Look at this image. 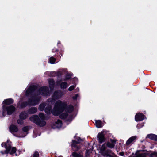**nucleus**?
Instances as JSON below:
<instances>
[{
  "label": "nucleus",
  "mask_w": 157,
  "mask_h": 157,
  "mask_svg": "<svg viewBox=\"0 0 157 157\" xmlns=\"http://www.w3.org/2000/svg\"><path fill=\"white\" fill-rule=\"evenodd\" d=\"M66 104L63 102L58 100L55 103L54 108L52 110V114L54 116H58L62 112L65 110L69 113L71 112L73 109V107L72 105H70L67 107V110L66 109Z\"/></svg>",
  "instance_id": "1"
},
{
  "label": "nucleus",
  "mask_w": 157,
  "mask_h": 157,
  "mask_svg": "<svg viewBox=\"0 0 157 157\" xmlns=\"http://www.w3.org/2000/svg\"><path fill=\"white\" fill-rule=\"evenodd\" d=\"M39 116L40 118H38L37 116L33 115L30 118V120L40 127L44 126L46 123L44 121L45 118L44 114L40 113L39 114Z\"/></svg>",
  "instance_id": "2"
},
{
  "label": "nucleus",
  "mask_w": 157,
  "mask_h": 157,
  "mask_svg": "<svg viewBox=\"0 0 157 157\" xmlns=\"http://www.w3.org/2000/svg\"><path fill=\"white\" fill-rule=\"evenodd\" d=\"M58 94L59 93L57 92H55L53 97V99H50L48 100V105H49V106L48 107L46 106L45 109V111L46 113L50 114L52 113L51 107L49 105H51V104L54 102L56 99L60 98Z\"/></svg>",
  "instance_id": "3"
},
{
  "label": "nucleus",
  "mask_w": 157,
  "mask_h": 157,
  "mask_svg": "<svg viewBox=\"0 0 157 157\" xmlns=\"http://www.w3.org/2000/svg\"><path fill=\"white\" fill-rule=\"evenodd\" d=\"M2 147H4L6 148V150L5 151V153L7 154L9 153L10 154L13 155L14 154L16 151V149L15 147H11V146L10 145L9 143V141H7V143H2Z\"/></svg>",
  "instance_id": "4"
},
{
  "label": "nucleus",
  "mask_w": 157,
  "mask_h": 157,
  "mask_svg": "<svg viewBox=\"0 0 157 157\" xmlns=\"http://www.w3.org/2000/svg\"><path fill=\"white\" fill-rule=\"evenodd\" d=\"M2 109V115L3 116H5L6 114L9 115H11L15 110V108L12 106L6 107L3 105Z\"/></svg>",
  "instance_id": "5"
},
{
  "label": "nucleus",
  "mask_w": 157,
  "mask_h": 157,
  "mask_svg": "<svg viewBox=\"0 0 157 157\" xmlns=\"http://www.w3.org/2000/svg\"><path fill=\"white\" fill-rule=\"evenodd\" d=\"M39 93L43 96H47L48 94V88L47 87H42L39 90Z\"/></svg>",
  "instance_id": "6"
},
{
  "label": "nucleus",
  "mask_w": 157,
  "mask_h": 157,
  "mask_svg": "<svg viewBox=\"0 0 157 157\" xmlns=\"http://www.w3.org/2000/svg\"><path fill=\"white\" fill-rule=\"evenodd\" d=\"M105 132L103 131L99 133L97 137L98 139V140L100 143H102L104 140V136L105 135Z\"/></svg>",
  "instance_id": "7"
},
{
  "label": "nucleus",
  "mask_w": 157,
  "mask_h": 157,
  "mask_svg": "<svg viewBox=\"0 0 157 157\" xmlns=\"http://www.w3.org/2000/svg\"><path fill=\"white\" fill-rule=\"evenodd\" d=\"M144 118V115L141 113L137 114L135 117V120L137 121H142Z\"/></svg>",
  "instance_id": "8"
},
{
  "label": "nucleus",
  "mask_w": 157,
  "mask_h": 157,
  "mask_svg": "<svg viewBox=\"0 0 157 157\" xmlns=\"http://www.w3.org/2000/svg\"><path fill=\"white\" fill-rule=\"evenodd\" d=\"M40 98L33 99L32 100H29V105H34L37 104Z\"/></svg>",
  "instance_id": "9"
},
{
  "label": "nucleus",
  "mask_w": 157,
  "mask_h": 157,
  "mask_svg": "<svg viewBox=\"0 0 157 157\" xmlns=\"http://www.w3.org/2000/svg\"><path fill=\"white\" fill-rule=\"evenodd\" d=\"M82 141V140L79 138L78 139V142H77L76 141H73L72 144V147L73 148H76V149H75V150H77L79 148L78 147H77V144L78 143H80Z\"/></svg>",
  "instance_id": "10"
},
{
  "label": "nucleus",
  "mask_w": 157,
  "mask_h": 157,
  "mask_svg": "<svg viewBox=\"0 0 157 157\" xmlns=\"http://www.w3.org/2000/svg\"><path fill=\"white\" fill-rule=\"evenodd\" d=\"M136 136H133L130 138L127 141L126 144L127 145H128L134 142L136 139Z\"/></svg>",
  "instance_id": "11"
},
{
  "label": "nucleus",
  "mask_w": 157,
  "mask_h": 157,
  "mask_svg": "<svg viewBox=\"0 0 157 157\" xmlns=\"http://www.w3.org/2000/svg\"><path fill=\"white\" fill-rule=\"evenodd\" d=\"M10 131L12 133L16 132L18 131L17 127L14 125H11L9 128Z\"/></svg>",
  "instance_id": "12"
},
{
  "label": "nucleus",
  "mask_w": 157,
  "mask_h": 157,
  "mask_svg": "<svg viewBox=\"0 0 157 157\" xmlns=\"http://www.w3.org/2000/svg\"><path fill=\"white\" fill-rule=\"evenodd\" d=\"M34 89L33 86H30L27 89L26 92V95L27 96L29 95L33 91Z\"/></svg>",
  "instance_id": "13"
},
{
  "label": "nucleus",
  "mask_w": 157,
  "mask_h": 157,
  "mask_svg": "<svg viewBox=\"0 0 157 157\" xmlns=\"http://www.w3.org/2000/svg\"><path fill=\"white\" fill-rule=\"evenodd\" d=\"M62 124V122L60 120H58L55 123L53 128H59L61 127Z\"/></svg>",
  "instance_id": "14"
},
{
  "label": "nucleus",
  "mask_w": 157,
  "mask_h": 157,
  "mask_svg": "<svg viewBox=\"0 0 157 157\" xmlns=\"http://www.w3.org/2000/svg\"><path fill=\"white\" fill-rule=\"evenodd\" d=\"M147 137L152 140L157 141V135L155 134H149L147 136Z\"/></svg>",
  "instance_id": "15"
},
{
  "label": "nucleus",
  "mask_w": 157,
  "mask_h": 157,
  "mask_svg": "<svg viewBox=\"0 0 157 157\" xmlns=\"http://www.w3.org/2000/svg\"><path fill=\"white\" fill-rule=\"evenodd\" d=\"M13 102V100L11 99H8L5 100L3 102V104H5L6 105H10Z\"/></svg>",
  "instance_id": "16"
},
{
  "label": "nucleus",
  "mask_w": 157,
  "mask_h": 157,
  "mask_svg": "<svg viewBox=\"0 0 157 157\" xmlns=\"http://www.w3.org/2000/svg\"><path fill=\"white\" fill-rule=\"evenodd\" d=\"M37 111V108L35 107H33L29 109L28 113L29 114H33L35 113Z\"/></svg>",
  "instance_id": "17"
},
{
  "label": "nucleus",
  "mask_w": 157,
  "mask_h": 157,
  "mask_svg": "<svg viewBox=\"0 0 157 157\" xmlns=\"http://www.w3.org/2000/svg\"><path fill=\"white\" fill-rule=\"evenodd\" d=\"M28 116V115L27 113L25 112L21 113L20 115V118L22 119H25Z\"/></svg>",
  "instance_id": "18"
},
{
  "label": "nucleus",
  "mask_w": 157,
  "mask_h": 157,
  "mask_svg": "<svg viewBox=\"0 0 157 157\" xmlns=\"http://www.w3.org/2000/svg\"><path fill=\"white\" fill-rule=\"evenodd\" d=\"M95 123L96 126L97 128H100L103 126L101 121L100 120L96 121Z\"/></svg>",
  "instance_id": "19"
},
{
  "label": "nucleus",
  "mask_w": 157,
  "mask_h": 157,
  "mask_svg": "<svg viewBox=\"0 0 157 157\" xmlns=\"http://www.w3.org/2000/svg\"><path fill=\"white\" fill-rule=\"evenodd\" d=\"M49 84L50 88L52 89L53 87L54 81L52 79H50L49 80Z\"/></svg>",
  "instance_id": "20"
},
{
  "label": "nucleus",
  "mask_w": 157,
  "mask_h": 157,
  "mask_svg": "<svg viewBox=\"0 0 157 157\" xmlns=\"http://www.w3.org/2000/svg\"><path fill=\"white\" fill-rule=\"evenodd\" d=\"M67 115L68 114L67 113H64L60 115V117L61 119H64L67 117Z\"/></svg>",
  "instance_id": "21"
},
{
  "label": "nucleus",
  "mask_w": 157,
  "mask_h": 157,
  "mask_svg": "<svg viewBox=\"0 0 157 157\" xmlns=\"http://www.w3.org/2000/svg\"><path fill=\"white\" fill-rule=\"evenodd\" d=\"M67 84L66 82H63L61 83L60 85V86L62 89H64L67 87Z\"/></svg>",
  "instance_id": "22"
},
{
  "label": "nucleus",
  "mask_w": 157,
  "mask_h": 157,
  "mask_svg": "<svg viewBox=\"0 0 157 157\" xmlns=\"http://www.w3.org/2000/svg\"><path fill=\"white\" fill-rule=\"evenodd\" d=\"M46 106V105L44 104H41L39 107V109L41 111L43 110L44 107Z\"/></svg>",
  "instance_id": "23"
},
{
  "label": "nucleus",
  "mask_w": 157,
  "mask_h": 157,
  "mask_svg": "<svg viewBox=\"0 0 157 157\" xmlns=\"http://www.w3.org/2000/svg\"><path fill=\"white\" fill-rule=\"evenodd\" d=\"M55 60V58L53 57H51L49 59V63L51 64H54Z\"/></svg>",
  "instance_id": "24"
},
{
  "label": "nucleus",
  "mask_w": 157,
  "mask_h": 157,
  "mask_svg": "<svg viewBox=\"0 0 157 157\" xmlns=\"http://www.w3.org/2000/svg\"><path fill=\"white\" fill-rule=\"evenodd\" d=\"M72 155L74 157H83L82 155L81 154H78L75 152L72 153Z\"/></svg>",
  "instance_id": "25"
},
{
  "label": "nucleus",
  "mask_w": 157,
  "mask_h": 157,
  "mask_svg": "<svg viewBox=\"0 0 157 157\" xmlns=\"http://www.w3.org/2000/svg\"><path fill=\"white\" fill-rule=\"evenodd\" d=\"M107 146L110 148H113L114 147V144L113 143H111L110 142H108L107 144Z\"/></svg>",
  "instance_id": "26"
},
{
  "label": "nucleus",
  "mask_w": 157,
  "mask_h": 157,
  "mask_svg": "<svg viewBox=\"0 0 157 157\" xmlns=\"http://www.w3.org/2000/svg\"><path fill=\"white\" fill-rule=\"evenodd\" d=\"M28 130V128L27 127H24L22 128V130L25 132H26Z\"/></svg>",
  "instance_id": "27"
},
{
  "label": "nucleus",
  "mask_w": 157,
  "mask_h": 157,
  "mask_svg": "<svg viewBox=\"0 0 157 157\" xmlns=\"http://www.w3.org/2000/svg\"><path fill=\"white\" fill-rule=\"evenodd\" d=\"M75 87V86H71L69 87V88L68 89V90L69 91H71L74 89Z\"/></svg>",
  "instance_id": "28"
},
{
  "label": "nucleus",
  "mask_w": 157,
  "mask_h": 157,
  "mask_svg": "<svg viewBox=\"0 0 157 157\" xmlns=\"http://www.w3.org/2000/svg\"><path fill=\"white\" fill-rule=\"evenodd\" d=\"M22 119H19L17 120V122L19 124H23V121L22 120Z\"/></svg>",
  "instance_id": "29"
},
{
  "label": "nucleus",
  "mask_w": 157,
  "mask_h": 157,
  "mask_svg": "<svg viewBox=\"0 0 157 157\" xmlns=\"http://www.w3.org/2000/svg\"><path fill=\"white\" fill-rule=\"evenodd\" d=\"M39 156V153L37 152H35L33 154V157H38Z\"/></svg>",
  "instance_id": "30"
},
{
  "label": "nucleus",
  "mask_w": 157,
  "mask_h": 157,
  "mask_svg": "<svg viewBox=\"0 0 157 157\" xmlns=\"http://www.w3.org/2000/svg\"><path fill=\"white\" fill-rule=\"evenodd\" d=\"M78 96V94H76L75 96L73 97V98L74 99H77V97Z\"/></svg>",
  "instance_id": "31"
},
{
  "label": "nucleus",
  "mask_w": 157,
  "mask_h": 157,
  "mask_svg": "<svg viewBox=\"0 0 157 157\" xmlns=\"http://www.w3.org/2000/svg\"><path fill=\"white\" fill-rule=\"evenodd\" d=\"M70 78V75H67V77H66L65 78V80H67V79H69V78Z\"/></svg>",
  "instance_id": "32"
},
{
  "label": "nucleus",
  "mask_w": 157,
  "mask_h": 157,
  "mask_svg": "<svg viewBox=\"0 0 157 157\" xmlns=\"http://www.w3.org/2000/svg\"><path fill=\"white\" fill-rule=\"evenodd\" d=\"M119 155L121 156H123L124 155V153L123 152H120Z\"/></svg>",
  "instance_id": "33"
},
{
  "label": "nucleus",
  "mask_w": 157,
  "mask_h": 157,
  "mask_svg": "<svg viewBox=\"0 0 157 157\" xmlns=\"http://www.w3.org/2000/svg\"><path fill=\"white\" fill-rule=\"evenodd\" d=\"M26 106V105H21V107H25Z\"/></svg>",
  "instance_id": "34"
},
{
  "label": "nucleus",
  "mask_w": 157,
  "mask_h": 157,
  "mask_svg": "<svg viewBox=\"0 0 157 157\" xmlns=\"http://www.w3.org/2000/svg\"><path fill=\"white\" fill-rule=\"evenodd\" d=\"M137 127L138 128H140V125L138 124L137 126Z\"/></svg>",
  "instance_id": "35"
},
{
  "label": "nucleus",
  "mask_w": 157,
  "mask_h": 157,
  "mask_svg": "<svg viewBox=\"0 0 157 157\" xmlns=\"http://www.w3.org/2000/svg\"><path fill=\"white\" fill-rule=\"evenodd\" d=\"M89 152V150H86V155H87L88 153Z\"/></svg>",
  "instance_id": "36"
},
{
  "label": "nucleus",
  "mask_w": 157,
  "mask_h": 157,
  "mask_svg": "<svg viewBox=\"0 0 157 157\" xmlns=\"http://www.w3.org/2000/svg\"><path fill=\"white\" fill-rule=\"evenodd\" d=\"M1 153H2V154H4V153L2 152V151H1Z\"/></svg>",
  "instance_id": "37"
},
{
  "label": "nucleus",
  "mask_w": 157,
  "mask_h": 157,
  "mask_svg": "<svg viewBox=\"0 0 157 157\" xmlns=\"http://www.w3.org/2000/svg\"><path fill=\"white\" fill-rule=\"evenodd\" d=\"M26 136V135H25L24 136H22L21 137H24V136Z\"/></svg>",
  "instance_id": "38"
}]
</instances>
